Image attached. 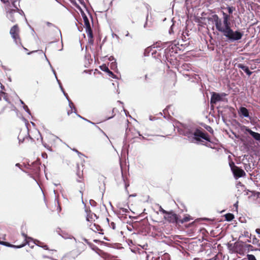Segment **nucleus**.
I'll return each instance as SVG.
<instances>
[{"mask_svg":"<svg viewBox=\"0 0 260 260\" xmlns=\"http://www.w3.org/2000/svg\"><path fill=\"white\" fill-rule=\"evenodd\" d=\"M223 20L217 15L214 14L209 20H212L216 29L221 32L229 41L233 42L242 39L243 33L239 30L234 31L231 26L230 15L222 12Z\"/></svg>","mask_w":260,"mask_h":260,"instance_id":"obj_1","label":"nucleus"},{"mask_svg":"<svg viewBox=\"0 0 260 260\" xmlns=\"http://www.w3.org/2000/svg\"><path fill=\"white\" fill-rule=\"evenodd\" d=\"M15 107L11 103L8 93L0 91V114L14 110Z\"/></svg>","mask_w":260,"mask_h":260,"instance_id":"obj_2","label":"nucleus"},{"mask_svg":"<svg viewBox=\"0 0 260 260\" xmlns=\"http://www.w3.org/2000/svg\"><path fill=\"white\" fill-rule=\"evenodd\" d=\"M3 3L6 4L5 10L7 17L12 22H15L16 21V16L18 15L17 13L20 11V10L15 4V1L8 0V2Z\"/></svg>","mask_w":260,"mask_h":260,"instance_id":"obj_3","label":"nucleus"},{"mask_svg":"<svg viewBox=\"0 0 260 260\" xmlns=\"http://www.w3.org/2000/svg\"><path fill=\"white\" fill-rule=\"evenodd\" d=\"M20 29L19 25L16 24L13 25L10 30V34L13 40V41L17 45L21 46L24 50L28 51V49L24 47L22 43V40L20 37Z\"/></svg>","mask_w":260,"mask_h":260,"instance_id":"obj_4","label":"nucleus"},{"mask_svg":"<svg viewBox=\"0 0 260 260\" xmlns=\"http://www.w3.org/2000/svg\"><path fill=\"white\" fill-rule=\"evenodd\" d=\"M83 166H81V167L78 165H76V174L77 176V181L82 183L80 186V192H82L85 189V185L84 183V178H83Z\"/></svg>","mask_w":260,"mask_h":260,"instance_id":"obj_5","label":"nucleus"},{"mask_svg":"<svg viewBox=\"0 0 260 260\" xmlns=\"http://www.w3.org/2000/svg\"><path fill=\"white\" fill-rule=\"evenodd\" d=\"M56 139V138L52 135L47 136L44 140L41 138V141L43 146L49 150H52V148L55 147V141Z\"/></svg>","mask_w":260,"mask_h":260,"instance_id":"obj_6","label":"nucleus"},{"mask_svg":"<svg viewBox=\"0 0 260 260\" xmlns=\"http://www.w3.org/2000/svg\"><path fill=\"white\" fill-rule=\"evenodd\" d=\"M22 242L21 243L18 242L17 241H16L15 243H16V245H11L8 242H0V244L8 247H16L17 248H21L25 246L26 243L28 242L27 240V236L25 234H22Z\"/></svg>","mask_w":260,"mask_h":260,"instance_id":"obj_7","label":"nucleus"},{"mask_svg":"<svg viewBox=\"0 0 260 260\" xmlns=\"http://www.w3.org/2000/svg\"><path fill=\"white\" fill-rule=\"evenodd\" d=\"M164 217L166 221L170 223H178L179 215H177L173 211H168L166 215H164Z\"/></svg>","mask_w":260,"mask_h":260,"instance_id":"obj_8","label":"nucleus"},{"mask_svg":"<svg viewBox=\"0 0 260 260\" xmlns=\"http://www.w3.org/2000/svg\"><path fill=\"white\" fill-rule=\"evenodd\" d=\"M252 247V245L237 243H236L234 246V250L235 252L241 255H243L246 253L247 251V247Z\"/></svg>","mask_w":260,"mask_h":260,"instance_id":"obj_9","label":"nucleus"},{"mask_svg":"<svg viewBox=\"0 0 260 260\" xmlns=\"http://www.w3.org/2000/svg\"><path fill=\"white\" fill-rule=\"evenodd\" d=\"M230 167L234 176L236 178H240L246 175L245 172L242 169L235 165L234 162L230 164Z\"/></svg>","mask_w":260,"mask_h":260,"instance_id":"obj_10","label":"nucleus"},{"mask_svg":"<svg viewBox=\"0 0 260 260\" xmlns=\"http://www.w3.org/2000/svg\"><path fill=\"white\" fill-rule=\"evenodd\" d=\"M193 135L195 137V140L198 141H200V138H201L208 142H211L210 138L208 133H204L199 129H197L195 131V132L193 133Z\"/></svg>","mask_w":260,"mask_h":260,"instance_id":"obj_11","label":"nucleus"},{"mask_svg":"<svg viewBox=\"0 0 260 260\" xmlns=\"http://www.w3.org/2000/svg\"><path fill=\"white\" fill-rule=\"evenodd\" d=\"M85 211L86 213V218L87 221L92 222L95 219L98 218L96 214L91 212L89 207L85 206Z\"/></svg>","mask_w":260,"mask_h":260,"instance_id":"obj_12","label":"nucleus"},{"mask_svg":"<svg viewBox=\"0 0 260 260\" xmlns=\"http://www.w3.org/2000/svg\"><path fill=\"white\" fill-rule=\"evenodd\" d=\"M222 101V96L218 93L213 92L211 97V104H215L217 102Z\"/></svg>","mask_w":260,"mask_h":260,"instance_id":"obj_13","label":"nucleus"},{"mask_svg":"<svg viewBox=\"0 0 260 260\" xmlns=\"http://www.w3.org/2000/svg\"><path fill=\"white\" fill-rule=\"evenodd\" d=\"M40 163L39 161H36L32 164L31 170V172L35 174L38 175L40 172Z\"/></svg>","mask_w":260,"mask_h":260,"instance_id":"obj_14","label":"nucleus"},{"mask_svg":"<svg viewBox=\"0 0 260 260\" xmlns=\"http://www.w3.org/2000/svg\"><path fill=\"white\" fill-rule=\"evenodd\" d=\"M89 228L95 233H99V234H103V233L102 232L103 230L98 224L91 222V224L89 225Z\"/></svg>","mask_w":260,"mask_h":260,"instance_id":"obj_15","label":"nucleus"},{"mask_svg":"<svg viewBox=\"0 0 260 260\" xmlns=\"http://www.w3.org/2000/svg\"><path fill=\"white\" fill-rule=\"evenodd\" d=\"M245 131L248 132L255 140L260 142V134L253 132L248 127H246Z\"/></svg>","mask_w":260,"mask_h":260,"instance_id":"obj_16","label":"nucleus"},{"mask_svg":"<svg viewBox=\"0 0 260 260\" xmlns=\"http://www.w3.org/2000/svg\"><path fill=\"white\" fill-rule=\"evenodd\" d=\"M192 219H193L189 215H188V214L185 215L184 217L182 218H181L180 216L179 215L178 224H183L185 222H188Z\"/></svg>","mask_w":260,"mask_h":260,"instance_id":"obj_17","label":"nucleus"},{"mask_svg":"<svg viewBox=\"0 0 260 260\" xmlns=\"http://www.w3.org/2000/svg\"><path fill=\"white\" fill-rule=\"evenodd\" d=\"M239 113L240 116L249 118L250 119V117L249 114V111L245 107H241L239 109Z\"/></svg>","mask_w":260,"mask_h":260,"instance_id":"obj_18","label":"nucleus"},{"mask_svg":"<svg viewBox=\"0 0 260 260\" xmlns=\"http://www.w3.org/2000/svg\"><path fill=\"white\" fill-rule=\"evenodd\" d=\"M238 68L242 69L243 70L248 76H250L252 74V72H251L248 67L242 64L239 63L237 65Z\"/></svg>","mask_w":260,"mask_h":260,"instance_id":"obj_19","label":"nucleus"},{"mask_svg":"<svg viewBox=\"0 0 260 260\" xmlns=\"http://www.w3.org/2000/svg\"><path fill=\"white\" fill-rule=\"evenodd\" d=\"M84 20L85 24L86 25V33H88L89 34V35L91 36V31H92V30L90 27V23L88 20V18L86 17H85L84 18Z\"/></svg>","mask_w":260,"mask_h":260,"instance_id":"obj_20","label":"nucleus"},{"mask_svg":"<svg viewBox=\"0 0 260 260\" xmlns=\"http://www.w3.org/2000/svg\"><path fill=\"white\" fill-rule=\"evenodd\" d=\"M154 77V73L152 72L148 73L145 75V81L146 82H150Z\"/></svg>","mask_w":260,"mask_h":260,"instance_id":"obj_21","label":"nucleus"},{"mask_svg":"<svg viewBox=\"0 0 260 260\" xmlns=\"http://www.w3.org/2000/svg\"><path fill=\"white\" fill-rule=\"evenodd\" d=\"M76 111V108L74 107L73 103H71L69 104V109H67V114L68 115H70L73 112V111Z\"/></svg>","mask_w":260,"mask_h":260,"instance_id":"obj_22","label":"nucleus"},{"mask_svg":"<svg viewBox=\"0 0 260 260\" xmlns=\"http://www.w3.org/2000/svg\"><path fill=\"white\" fill-rule=\"evenodd\" d=\"M252 243L253 245L257 246V248L260 250V238L257 239L255 237L253 238Z\"/></svg>","mask_w":260,"mask_h":260,"instance_id":"obj_23","label":"nucleus"},{"mask_svg":"<svg viewBox=\"0 0 260 260\" xmlns=\"http://www.w3.org/2000/svg\"><path fill=\"white\" fill-rule=\"evenodd\" d=\"M35 243L39 246L43 248L44 249L49 250L48 246L43 242L37 240Z\"/></svg>","mask_w":260,"mask_h":260,"instance_id":"obj_24","label":"nucleus"},{"mask_svg":"<svg viewBox=\"0 0 260 260\" xmlns=\"http://www.w3.org/2000/svg\"><path fill=\"white\" fill-rule=\"evenodd\" d=\"M225 219L227 221H232L234 218V215L232 213H227L225 215Z\"/></svg>","mask_w":260,"mask_h":260,"instance_id":"obj_25","label":"nucleus"},{"mask_svg":"<svg viewBox=\"0 0 260 260\" xmlns=\"http://www.w3.org/2000/svg\"><path fill=\"white\" fill-rule=\"evenodd\" d=\"M114 109H113L111 111H109V113H111V115H108L107 114V113L108 112L106 113V116H105V117L107 119H110L112 117H113L115 115V114H114Z\"/></svg>","mask_w":260,"mask_h":260,"instance_id":"obj_26","label":"nucleus"},{"mask_svg":"<svg viewBox=\"0 0 260 260\" xmlns=\"http://www.w3.org/2000/svg\"><path fill=\"white\" fill-rule=\"evenodd\" d=\"M104 257L106 260H116V259L112 257L111 255H110L109 254L107 253H104Z\"/></svg>","mask_w":260,"mask_h":260,"instance_id":"obj_27","label":"nucleus"},{"mask_svg":"<svg viewBox=\"0 0 260 260\" xmlns=\"http://www.w3.org/2000/svg\"><path fill=\"white\" fill-rule=\"evenodd\" d=\"M87 35L88 37V42L90 44H92L93 43L92 31H91V36L89 35V34L88 33H87Z\"/></svg>","mask_w":260,"mask_h":260,"instance_id":"obj_28","label":"nucleus"},{"mask_svg":"<svg viewBox=\"0 0 260 260\" xmlns=\"http://www.w3.org/2000/svg\"><path fill=\"white\" fill-rule=\"evenodd\" d=\"M247 257L248 260H257L255 256L253 254H247Z\"/></svg>","mask_w":260,"mask_h":260,"instance_id":"obj_29","label":"nucleus"},{"mask_svg":"<svg viewBox=\"0 0 260 260\" xmlns=\"http://www.w3.org/2000/svg\"><path fill=\"white\" fill-rule=\"evenodd\" d=\"M227 9L228 10V12L230 14H231L233 13V11L235 10V8L233 7H228L227 8Z\"/></svg>","mask_w":260,"mask_h":260,"instance_id":"obj_30","label":"nucleus"},{"mask_svg":"<svg viewBox=\"0 0 260 260\" xmlns=\"http://www.w3.org/2000/svg\"><path fill=\"white\" fill-rule=\"evenodd\" d=\"M159 211L161 213H162V214H164V215H166V214L168 213V211H167L165 210V209H164L161 207V206H160V207H159Z\"/></svg>","mask_w":260,"mask_h":260,"instance_id":"obj_31","label":"nucleus"},{"mask_svg":"<svg viewBox=\"0 0 260 260\" xmlns=\"http://www.w3.org/2000/svg\"><path fill=\"white\" fill-rule=\"evenodd\" d=\"M151 260H163V258L162 257H160L159 256H153Z\"/></svg>","mask_w":260,"mask_h":260,"instance_id":"obj_32","label":"nucleus"},{"mask_svg":"<svg viewBox=\"0 0 260 260\" xmlns=\"http://www.w3.org/2000/svg\"><path fill=\"white\" fill-rule=\"evenodd\" d=\"M207 129L211 133H213V129L210 126H208V127L207 128Z\"/></svg>","mask_w":260,"mask_h":260,"instance_id":"obj_33","label":"nucleus"},{"mask_svg":"<svg viewBox=\"0 0 260 260\" xmlns=\"http://www.w3.org/2000/svg\"><path fill=\"white\" fill-rule=\"evenodd\" d=\"M110 227H111L113 230H114L115 229V224L114 223V222H112L110 224Z\"/></svg>","mask_w":260,"mask_h":260,"instance_id":"obj_34","label":"nucleus"},{"mask_svg":"<svg viewBox=\"0 0 260 260\" xmlns=\"http://www.w3.org/2000/svg\"><path fill=\"white\" fill-rule=\"evenodd\" d=\"M107 69V73H109V74L110 75H111L112 76H113L114 75V74L112 73V72H111V71L109 70V69H108V68H106Z\"/></svg>","mask_w":260,"mask_h":260,"instance_id":"obj_35","label":"nucleus"},{"mask_svg":"<svg viewBox=\"0 0 260 260\" xmlns=\"http://www.w3.org/2000/svg\"><path fill=\"white\" fill-rule=\"evenodd\" d=\"M255 231L258 234L260 235V229H256Z\"/></svg>","mask_w":260,"mask_h":260,"instance_id":"obj_36","label":"nucleus"},{"mask_svg":"<svg viewBox=\"0 0 260 260\" xmlns=\"http://www.w3.org/2000/svg\"><path fill=\"white\" fill-rule=\"evenodd\" d=\"M252 247H253L252 246V247H247V250H249V249H251V250H252Z\"/></svg>","mask_w":260,"mask_h":260,"instance_id":"obj_37","label":"nucleus"},{"mask_svg":"<svg viewBox=\"0 0 260 260\" xmlns=\"http://www.w3.org/2000/svg\"><path fill=\"white\" fill-rule=\"evenodd\" d=\"M157 44H159V43H158V42H157V43H156V45H154L153 48L157 47L158 46H159V45H157Z\"/></svg>","mask_w":260,"mask_h":260,"instance_id":"obj_38","label":"nucleus"},{"mask_svg":"<svg viewBox=\"0 0 260 260\" xmlns=\"http://www.w3.org/2000/svg\"><path fill=\"white\" fill-rule=\"evenodd\" d=\"M128 186H129V184L126 183H125V188H126V189L127 188V187Z\"/></svg>","mask_w":260,"mask_h":260,"instance_id":"obj_39","label":"nucleus"},{"mask_svg":"<svg viewBox=\"0 0 260 260\" xmlns=\"http://www.w3.org/2000/svg\"><path fill=\"white\" fill-rule=\"evenodd\" d=\"M36 51H31V52H27V54L28 55H29V54H30L31 53H33V52H36Z\"/></svg>","mask_w":260,"mask_h":260,"instance_id":"obj_40","label":"nucleus"},{"mask_svg":"<svg viewBox=\"0 0 260 260\" xmlns=\"http://www.w3.org/2000/svg\"><path fill=\"white\" fill-rule=\"evenodd\" d=\"M2 2H8V0H1ZM11 1H12V0H10Z\"/></svg>","mask_w":260,"mask_h":260,"instance_id":"obj_41","label":"nucleus"},{"mask_svg":"<svg viewBox=\"0 0 260 260\" xmlns=\"http://www.w3.org/2000/svg\"><path fill=\"white\" fill-rule=\"evenodd\" d=\"M106 68H107L106 67H105V69L104 71H106V72H107V69ZM103 70H104V69H103Z\"/></svg>","mask_w":260,"mask_h":260,"instance_id":"obj_42","label":"nucleus"},{"mask_svg":"<svg viewBox=\"0 0 260 260\" xmlns=\"http://www.w3.org/2000/svg\"><path fill=\"white\" fill-rule=\"evenodd\" d=\"M78 116L80 118H82V117L81 116H80L79 115H78Z\"/></svg>","mask_w":260,"mask_h":260,"instance_id":"obj_43","label":"nucleus"}]
</instances>
